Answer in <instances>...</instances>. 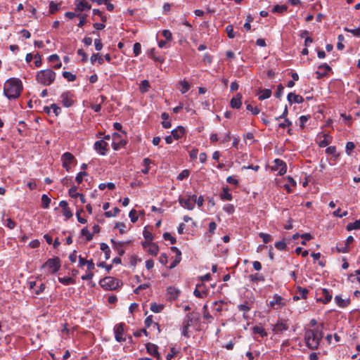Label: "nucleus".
Listing matches in <instances>:
<instances>
[{
	"mask_svg": "<svg viewBox=\"0 0 360 360\" xmlns=\"http://www.w3.org/2000/svg\"><path fill=\"white\" fill-rule=\"evenodd\" d=\"M163 238L165 240H169L171 244L174 245L176 243V240L174 237H173L169 233L165 232L163 233Z\"/></svg>",
	"mask_w": 360,
	"mask_h": 360,
	"instance_id": "44",
	"label": "nucleus"
},
{
	"mask_svg": "<svg viewBox=\"0 0 360 360\" xmlns=\"http://www.w3.org/2000/svg\"><path fill=\"white\" fill-rule=\"evenodd\" d=\"M81 234L86 237L87 241H90L93 239V233H91L86 227H84L81 231Z\"/></svg>",
	"mask_w": 360,
	"mask_h": 360,
	"instance_id": "36",
	"label": "nucleus"
},
{
	"mask_svg": "<svg viewBox=\"0 0 360 360\" xmlns=\"http://www.w3.org/2000/svg\"><path fill=\"white\" fill-rule=\"evenodd\" d=\"M274 163L276 169H279L278 174L280 175H283L285 173H286L287 166L284 161L281 159H276L274 160Z\"/></svg>",
	"mask_w": 360,
	"mask_h": 360,
	"instance_id": "14",
	"label": "nucleus"
},
{
	"mask_svg": "<svg viewBox=\"0 0 360 360\" xmlns=\"http://www.w3.org/2000/svg\"><path fill=\"white\" fill-rule=\"evenodd\" d=\"M150 84L148 80H143L140 86V89L142 92H147L149 90Z\"/></svg>",
	"mask_w": 360,
	"mask_h": 360,
	"instance_id": "50",
	"label": "nucleus"
},
{
	"mask_svg": "<svg viewBox=\"0 0 360 360\" xmlns=\"http://www.w3.org/2000/svg\"><path fill=\"white\" fill-rule=\"evenodd\" d=\"M110 242L112 245V248L117 250L120 256H122L124 254V250L122 248L129 242H117L114 239H111Z\"/></svg>",
	"mask_w": 360,
	"mask_h": 360,
	"instance_id": "18",
	"label": "nucleus"
},
{
	"mask_svg": "<svg viewBox=\"0 0 360 360\" xmlns=\"http://www.w3.org/2000/svg\"><path fill=\"white\" fill-rule=\"evenodd\" d=\"M260 91H261V95L259 96V100H260V101L267 99V98H270V96L271 95V89H262V90H260Z\"/></svg>",
	"mask_w": 360,
	"mask_h": 360,
	"instance_id": "27",
	"label": "nucleus"
},
{
	"mask_svg": "<svg viewBox=\"0 0 360 360\" xmlns=\"http://www.w3.org/2000/svg\"><path fill=\"white\" fill-rule=\"evenodd\" d=\"M269 305L274 309H280L286 305L285 300L278 295H275L273 300L270 301Z\"/></svg>",
	"mask_w": 360,
	"mask_h": 360,
	"instance_id": "9",
	"label": "nucleus"
},
{
	"mask_svg": "<svg viewBox=\"0 0 360 360\" xmlns=\"http://www.w3.org/2000/svg\"><path fill=\"white\" fill-rule=\"evenodd\" d=\"M77 16L79 18V22L77 25L78 27H83L86 22V15L78 14Z\"/></svg>",
	"mask_w": 360,
	"mask_h": 360,
	"instance_id": "57",
	"label": "nucleus"
},
{
	"mask_svg": "<svg viewBox=\"0 0 360 360\" xmlns=\"http://www.w3.org/2000/svg\"><path fill=\"white\" fill-rule=\"evenodd\" d=\"M288 101L290 103H302L304 102V98L300 95L295 93H289L287 96Z\"/></svg>",
	"mask_w": 360,
	"mask_h": 360,
	"instance_id": "15",
	"label": "nucleus"
},
{
	"mask_svg": "<svg viewBox=\"0 0 360 360\" xmlns=\"http://www.w3.org/2000/svg\"><path fill=\"white\" fill-rule=\"evenodd\" d=\"M297 292L300 295V297L302 299H307V294L309 293V290L305 288H302L300 286L297 287Z\"/></svg>",
	"mask_w": 360,
	"mask_h": 360,
	"instance_id": "31",
	"label": "nucleus"
},
{
	"mask_svg": "<svg viewBox=\"0 0 360 360\" xmlns=\"http://www.w3.org/2000/svg\"><path fill=\"white\" fill-rule=\"evenodd\" d=\"M55 78L56 72L51 69L40 70L36 75L37 82L44 86L51 85L54 82Z\"/></svg>",
	"mask_w": 360,
	"mask_h": 360,
	"instance_id": "3",
	"label": "nucleus"
},
{
	"mask_svg": "<svg viewBox=\"0 0 360 360\" xmlns=\"http://www.w3.org/2000/svg\"><path fill=\"white\" fill-rule=\"evenodd\" d=\"M120 212V210L115 207H114L113 211H106L104 214L106 217H115Z\"/></svg>",
	"mask_w": 360,
	"mask_h": 360,
	"instance_id": "46",
	"label": "nucleus"
},
{
	"mask_svg": "<svg viewBox=\"0 0 360 360\" xmlns=\"http://www.w3.org/2000/svg\"><path fill=\"white\" fill-rule=\"evenodd\" d=\"M221 198L224 200H231L232 199V195L229 193L228 187L223 188Z\"/></svg>",
	"mask_w": 360,
	"mask_h": 360,
	"instance_id": "28",
	"label": "nucleus"
},
{
	"mask_svg": "<svg viewBox=\"0 0 360 360\" xmlns=\"http://www.w3.org/2000/svg\"><path fill=\"white\" fill-rule=\"evenodd\" d=\"M179 202L180 205L189 210H192L194 209V202H191L190 198L184 199L182 198H179Z\"/></svg>",
	"mask_w": 360,
	"mask_h": 360,
	"instance_id": "22",
	"label": "nucleus"
},
{
	"mask_svg": "<svg viewBox=\"0 0 360 360\" xmlns=\"http://www.w3.org/2000/svg\"><path fill=\"white\" fill-rule=\"evenodd\" d=\"M143 236L144 238L148 241H152L153 239V236L152 233L150 232L149 231L146 230V229H144V231L143 232Z\"/></svg>",
	"mask_w": 360,
	"mask_h": 360,
	"instance_id": "60",
	"label": "nucleus"
},
{
	"mask_svg": "<svg viewBox=\"0 0 360 360\" xmlns=\"http://www.w3.org/2000/svg\"><path fill=\"white\" fill-rule=\"evenodd\" d=\"M100 248L102 251L104 252L105 259H108L110 257V250L108 245L105 243H102L100 245Z\"/></svg>",
	"mask_w": 360,
	"mask_h": 360,
	"instance_id": "29",
	"label": "nucleus"
},
{
	"mask_svg": "<svg viewBox=\"0 0 360 360\" xmlns=\"http://www.w3.org/2000/svg\"><path fill=\"white\" fill-rule=\"evenodd\" d=\"M321 337L318 336V330H307L304 333L305 343L307 347L311 349H317L320 341L323 338V333L320 332Z\"/></svg>",
	"mask_w": 360,
	"mask_h": 360,
	"instance_id": "2",
	"label": "nucleus"
},
{
	"mask_svg": "<svg viewBox=\"0 0 360 360\" xmlns=\"http://www.w3.org/2000/svg\"><path fill=\"white\" fill-rule=\"evenodd\" d=\"M76 9L79 11H88L91 5L86 0H75Z\"/></svg>",
	"mask_w": 360,
	"mask_h": 360,
	"instance_id": "17",
	"label": "nucleus"
},
{
	"mask_svg": "<svg viewBox=\"0 0 360 360\" xmlns=\"http://www.w3.org/2000/svg\"><path fill=\"white\" fill-rule=\"evenodd\" d=\"M190 174V171L188 169H184L176 177V179L179 181H182L184 179L188 177Z\"/></svg>",
	"mask_w": 360,
	"mask_h": 360,
	"instance_id": "48",
	"label": "nucleus"
},
{
	"mask_svg": "<svg viewBox=\"0 0 360 360\" xmlns=\"http://www.w3.org/2000/svg\"><path fill=\"white\" fill-rule=\"evenodd\" d=\"M288 6L286 5H276L272 8L271 11L273 13H283L286 11Z\"/></svg>",
	"mask_w": 360,
	"mask_h": 360,
	"instance_id": "32",
	"label": "nucleus"
},
{
	"mask_svg": "<svg viewBox=\"0 0 360 360\" xmlns=\"http://www.w3.org/2000/svg\"><path fill=\"white\" fill-rule=\"evenodd\" d=\"M129 217H130L132 223H135L138 220V217L136 215V211L134 209L129 212Z\"/></svg>",
	"mask_w": 360,
	"mask_h": 360,
	"instance_id": "61",
	"label": "nucleus"
},
{
	"mask_svg": "<svg viewBox=\"0 0 360 360\" xmlns=\"http://www.w3.org/2000/svg\"><path fill=\"white\" fill-rule=\"evenodd\" d=\"M310 115H302L300 117V127L302 129L304 128L305 123L309 120Z\"/></svg>",
	"mask_w": 360,
	"mask_h": 360,
	"instance_id": "51",
	"label": "nucleus"
},
{
	"mask_svg": "<svg viewBox=\"0 0 360 360\" xmlns=\"http://www.w3.org/2000/svg\"><path fill=\"white\" fill-rule=\"evenodd\" d=\"M91 63L94 64V63L97 60L98 63L101 65L103 63V58L100 56L99 53H94L90 58Z\"/></svg>",
	"mask_w": 360,
	"mask_h": 360,
	"instance_id": "35",
	"label": "nucleus"
},
{
	"mask_svg": "<svg viewBox=\"0 0 360 360\" xmlns=\"http://www.w3.org/2000/svg\"><path fill=\"white\" fill-rule=\"evenodd\" d=\"M250 280L252 281L257 282V281H264L263 276L261 274H252L250 276Z\"/></svg>",
	"mask_w": 360,
	"mask_h": 360,
	"instance_id": "59",
	"label": "nucleus"
},
{
	"mask_svg": "<svg viewBox=\"0 0 360 360\" xmlns=\"http://www.w3.org/2000/svg\"><path fill=\"white\" fill-rule=\"evenodd\" d=\"M61 160L63 162V167L66 169L67 172H70V165L73 161H76L74 155L70 152L63 153L61 156Z\"/></svg>",
	"mask_w": 360,
	"mask_h": 360,
	"instance_id": "6",
	"label": "nucleus"
},
{
	"mask_svg": "<svg viewBox=\"0 0 360 360\" xmlns=\"http://www.w3.org/2000/svg\"><path fill=\"white\" fill-rule=\"evenodd\" d=\"M289 326L287 323V320L279 319L277 323L274 325V331L276 333H281L283 331L288 330Z\"/></svg>",
	"mask_w": 360,
	"mask_h": 360,
	"instance_id": "11",
	"label": "nucleus"
},
{
	"mask_svg": "<svg viewBox=\"0 0 360 360\" xmlns=\"http://www.w3.org/2000/svg\"><path fill=\"white\" fill-rule=\"evenodd\" d=\"M275 248L278 250H284L286 248V243L284 241H278L275 243Z\"/></svg>",
	"mask_w": 360,
	"mask_h": 360,
	"instance_id": "64",
	"label": "nucleus"
},
{
	"mask_svg": "<svg viewBox=\"0 0 360 360\" xmlns=\"http://www.w3.org/2000/svg\"><path fill=\"white\" fill-rule=\"evenodd\" d=\"M42 207L48 208L51 202V199L46 194L41 196Z\"/></svg>",
	"mask_w": 360,
	"mask_h": 360,
	"instance_id": "42",
	"label": "nucleus"
},
{
	"mask_svg": "<svg viewBox=\"0 0 360 360\" xmlns=\"http://www.w3.org/2000/svg\"><path fill=\"white\" fill-rule=\"evenodd\" d=\"M100 285L105 290H115L118 287V281L113 277L106 276L100 281Z\"/></svg>",
	"mask_w": 360,
	"mask_h": 360,
	"instance_id": "4",
	"label": "nucleus"
},
{
	"mask_svg": "<svg viewBox=\"0 0 360 360\" xmlns=\"http://www.w3.org/2000/svg\"><path fill=\"white\" fill-rule=\"evenodd\" d=\"M330 137L327 135V134H324V139L323 140H321L319 143V146L320 147H326L330 143Z\"/></svg>",
	"mask_w": 360,
	"mask_h": 360,
	"instance_id": "41",
	"label": "nucleus"
},
{
	"mask_svg": "<svg viewBox=\"0 0 360 360\" xmlns=\"http://www.w3.org/2000/svg\"><path fill=\"white\" fill-rule=\"evenodd\" d=\"M77 188L76 186H72L70 189H69V195L71 197V198H77V195L79 194V193H78L77 191Z\"/></svg>",
	"mask_w": 360,
	"mask_h": 360,
	"instance_id": "53",
	"label": "nucleus"
},
{
	"mask_svg": "<svg viewBox=\"0 0 360 360\" xmlns=\"http://www.w3.org/2000/svg\"><path fill=\"white\" fill-rule=\"evenodd\" d=\"M321 295L322 297L319 298L318 300L322 302L323 304H328L329 302L331 301L332 294L326 288L321 289Z\"/></svg>",
	"mask_w": 360,
	"mask_h": 360,
	"instance_id": "19",
	"label": "nucleus"
},
{
	"mask_svg": "<svg viewBox=\"0 0 360 360\" xmlns=\"http://www.w3.org/2000/svg\"><path fill=\"white\" fill-rule=\"evenodd\" d=\"M259 236L262 238L264 243H268L271 240V237L269 234L265 233H259Z\"/></svg>",
	"mask_w": 360,
	"mask_h": 360,
	"instance_id": "55",
	"label": "nucleus"
},
{
	"mask_svg": "<svg viewBox=\"0 0 360 360\" xmlns=\"http://www.w3.org/2000/svg\"><path fill=\"white\" fill-rule=\"evenodd\" d=\"M141 44L139 42H136L134 44V47H133V51H134V55L136 56H139L141 53Z\"/></svg>",
	"mask_w": 360,
	"mask_h": 360,
	"instance_id": "56",
	"label": "nucleus"
},
{
	"mask_svg": "<svg viewBox=\"0 0 360 360\" xmlns=\"http://www.w3.org/2000/svg\"><path fill=\"white\" fill-rule=\"evenodd\" d=\"M162 34L167 41H171L172 39V32L168 30H164Z\"/></svg>",
	"mask_w": 360,
	"mask_h": 360,
	"instance_id": "63",
	"label": "nucleus"
},
{
	"mask_svg": "<svg viewBox=\"0 0 360 360\" xmlns=\"http://www.w3.org/2000/svg\"><path fill=\"white\" fill-rule=\"evenodd\" d=\"M59 4L51 1L49 4V12L51 14H54L59 9Z\"/></svg>",
	"mask_w": 360,
	"mask_h": 360,
	"instance_id": "40",
	"label": "nucleus"
},
{
	"mask_svg": "<svg viewBox=\"0 0 360 360\" xmlns=\"http://www.w3.org/2000/svg\"><path fill=\"white\" fill-rule=\"evenodd\" d=\"M335 301L336 304L340 307H342V308H345V307H347L350 303L349 299H347V300L342 299L340 295H336L335 297Z\"/></svg>",
	"mask_w": 360,
	"mask_h": 360,
	"instance_id": "23",
	"label": "nucleus"
},
{
	"mask_svg": "<svg viewBox=\"0 0 360 360\" xmlns=\"http://www.w3.org/2000/svg\"><path fill=\"white\" fill-rule=\"evenodd\" d=\"M345 31H346L347 32H350V33L353 34L354 36L360 37V28L349 29L347 27H345Z\"/></svg>",
	"mask_w": 360,
	"mask_h": 360,
	"instance_id": "62",
	"label": "nucleus"
},
{
	"mask_svg": "<svg viewBox=\"0 0 360 360\" xmlns=\"http://www.w3.org/2000/svg\"><path fill=\"white\" fill-rule=\"evenodd\" d=\"M179 84L182 87L180 90L182 94L186 93L190 89V84L185 80L180 81Z\"/></svg>",
	"mask_w": 360,
	"mask_h": 360,
	"instance_id": "39",
	"label": "nucleus"
},
{
	"mask_svg": "<svg viewBox=\"0 0 360 360\" xmlns=\"http://www.w3.org/2000/svg\"><path fill=\"white\" fill-rule=\"evenodd\" d=\"M252 332L255 334H258L261 337L264 338L267 336V333L265 331L264 328L262 326H255L252 328Z\"/></svg>",
	"mask_w": 360,
	"mask_h": 360,
	"instance_id": "26",
	"label": "nucleus"
},
{
	"mask_svg": "<svg viewBox=\"0 0 360 360\" xmlns=\"http://www.w3.org/2000/svg\"><path fill=\"white\" fill-rule=\"evenodd\" d=\"M238 309L239 311H243V317L247 319L248 317L246 316L245 313L250 310L251 307L248 302H245L244 304H239L238 306Z\"/></svg>",
	"mask_w": 360,
	"mask_h": 360,
	"instance_id": "25",
	"label": "nucleus"
},
{
	"mask_svg": "<svg viewBox=\"0 0 360 360\" xmlns=\"http://www.w3.org/2000/svg\"><path fill=\"white\" fill-rule=\"evenodd\" d=\"M242 95L237 94L236 97L231 99L230 105L232 108L239 109L242 105Z\"/></svg>",
	"mask_w": 360,
	"mask_h": 360,
	"instance_id": "16",
	"label": "nucleus"
},
{
	"mask_svg": "<svg viewBox=\"0 0 360 360\" xmlns=\"http://www.w3.org/2000/svg\"><path fill=\"white\" fill-rule=\"evenodd\" d=\"M360 229V219L358 220H356L353 223H349L347 226V231H352L354 229Z\"/></svg>",
	"mask_w": 360,
	"mask_h": 360,
	"instance_id": "34",
	"label": "nucleus"
},
{
	"mask_svg": "<svg viewBox=\"0 0 360 360\" xmlns=\"http://www.w3.org/2000/svg\"><path fill=\"white\" fill-rule=\"evenodd\" d=\"M164 308L162 304H158L156 302H153L150 304V309L154 313L160 312Z\"/></svg>",
	"mask_w": 360,
	"mask_h": 360,
	"instance_id": "33",
	"label": "nucleus"
},
{
	"mask_svg": "<svg viewBox=\"0 0 360 360\" xmlns=\"http://www.w3.org/2000/svg\"><path fill=\"white\" fill-rule=\"evenodd\" d=\"M158 246L154 243H150V247L148 249V253L152 255H156L158 253Z\"/></svg>",
	"mask_w": 360,
	"mask_h": 360,
	"instance_id": "49",
	"label": "nucleus"
},
{
	"mask_svg": "<svg viewBox=\"0 0 360 360\" xmlns=\"http://www.w3.org/2000/svg\"><path fill=\"white\" fill-rule=\"evenodd\" d=\"M63 77L69 82H73L76 79V76L68 71L63 72Z\"/></svg>",
	"mask_w": 360,
	"mask_h": 360,
	"instance_id": "43",
	"label": "nucleus"
},
{
	"mask_svg": "<svg viewBox=\"0 0 360 360\" xmlns=\"http://www.w3.org/2000/svg\"><path fill=\"white\" fill-rule=\"evenodd\" d=\"M73 94L70 91H65L60 95L62 104L64 107L70 108L73 103Z\"/></svg>",
	"mask_w": 360,
	"mask_h": 360,
	"instance_id": "8",
	"label": "nucleus"
},
{
	"mask_svg": "<svg viewBox=\"0 0 360 360\" xmlns=\"http://www.w3.org/2000/svg\"><path fill=\"white\" fill-rule=\"evenodd\" d=\"M58 281L65 285L75 283V280L71 277L58 278Z\"/></svg>",
	"mask_w": 360,
	"mask_h": 360,
	"instance_id": "30",
	"label": "nucleus"
},
{
	"mask_svg": "<svg viewBox=\"0 0 360 360\" xmlns=\"http://www.w3.org/2000/svg\"><path fill=\"white\" fill-rule=\"evenodd\" d=\"M124 323H120L115 325L114 328L115 338L117 342L125 341V338L123 337Z\"/></svg>",
	"mask_w": 360,
	"mask_h": 360,
	"instance_id": "10",
	"label": "nucleus"
},
{
	"mask_svg": "<svg viewBox=\"0 0 360 360\" xmlns=\"http://www.w3.org/2000/svg\"><path fill=\"white\" fill-rule=\"evenodd\" d=\"M199 319V314L198 313L191 312L186 314V317L183 321V325L184 328H189L195 321H198Z\"/></svg>",
	"mask_w": 360,
	"mask_h": 360,
	"instance_id": "7",
	"label": "nucleus"
},
{
	"mask_svg": "<svg viewBox=\"0 0 360 360\" xmlns=\"http://www.w3.org/2000/svg\"><path fill=\"white\" fill-rule=\"evenodd\" d=\"M48 267L49 272L55 274L58 271L60 268V261L58 257L54 258L49 259L42 266L44 267Z\"/></svg>",
	"mask_w": 360,
	"mask_h": 360,
	"instance_id": "5",
	"label": "nucleus"
},
{
	"mask_svg": "<svg viewBox=\"0 0 360 360\" xmlns=\"http://www.w3.org/2000/svg\"><path fill=\"white\" fill-rule=\"evenodd\" d=\"M193 294L196 297L203 298L207 295V290L203 283H200L196 285Z\"/></svg>",
	"mask_w": 360,
	"mask_h": 360,
	"instance_id": "13",
	"label": "nucleus"
},
{
	"mask_svg": "<svg viewBox=\"0 0 360 360\" xmlns=\"http://www.w3.org/2000/svg\"><path fill=\"white\" fill-rule=\"evenodd\" d=\"M22 90V82L18 78L8 79L4 84V94L8 99L18 98Z\"/></svg>",
	"mask_w": 360,
	"mask_h": 360,
	"instance_id": "1",
	"label": "nucleus"
},
{
	"mask_svg": "<svg viewBox=\"0 0 360 360\" xmlns=\"http://www.w3.org/2000/svg\"><path fill=\"white\" fill-rule=\"evenodd\" d=\"M336 249L338 252L346 253L349 251V247L346 244L338 243L336 246Z\"/></svg>",
	"mask_w": 360,
	"mask_h": 360,
	"instance_id": "38",
	"label": "nucleus"
},
{
	"mask_svg": "<svg viewBox=\"0 0 360 360\" xmlns=\"http://www.w3.org/2000/svg\"><path fill=\"white\" fill-rule=\"evenodd\" d=\"M108 144L104 140H99L95 142L94 149L101 155H105L108 151Z\"/></svg>",
	"mask_w": 360,
	"mask_h": 360,
	"instance_id": "12",
	"label": "nucleus"
},
{
	"mask_svg": "<svg viewBox=\"0 0 360 360\" xmlns=\"http://www.w3.org/2000/svg\"><path fill=\"white\" fill-rule=\"evenodd\" d=\"M146 348L147 350V352L149 353L150 355H155V354L158 352V346L155 344L148 342L146 345Z\"/></svg>",
	"mask_w": 360,
	"mask_h": 360,
	"instance_id": "24",
	"label": "nucleus"
},
{
	"mask_svg": "<svg viewBox=\"0 0 360 360\" xmlns=\"http://www.w3.org/2000/svg\"><path fill=\"white\" fill-rule=\"evenodd\" d=\"M151 163V160L146 158L143 160V165H144V169L141 170L142 173L147 174L149 172V165Z\"/></svg>",
	"mask_w": 360,
	"mask_h": 360,
	"instance_id": "37",
	"label": "nucleus"
},
{
	"mask_svg": "<svg viewBox=\"0 0 360 360\" xmlns=\"http://www.w3.org/2000/svg\"><path fill=\"white\" fill-rule=\"evenodd\" d=\"M226 32L227 33L229 38L233 39L236 37L234 31H233V25H229L226 26Z\"/></svg>",
	"mask_w": 360,
	"mask_h": 360,
	"instance_id": "47",
	"label": "nucleus"
},
{
	"mask_svg": "<svg viewBox=\"0 0 360 360\" xmlns=\"http://www.w3.org/2000/svg\"><path fill=\"white\" fill-rule=\"evenodd\" d=\"M207 306L205 304L202 307L203 310V317L205 319L207 320L209 322H211L213 319L212 315L207 311Z\"/></svg>",
	"mask_w": 360,
	"mask_h": 360,
	"instance_id": "45",
	"label": "nucleus"
},
{
	"mask_svg": "<svg viewBox=\"0 0 360 360\" xmlns=\"http://www.w3.org/2000/svg\"><path fill=\"white\" fill-rule=\"evenodd\" d=\"M300 237L304 239V240L301 242V244L303 245H306L307 240H310L313 238L312 236L309 233H303L300 235Z\"/></svg>",
	"mask_w": 360,
	"mask_h": 360,
	"instance_id": "58",
	"label": "nucleus"
},
{
	"mask_svg": "<svg viewBox=\"0 0 360 360\" xmlns=\"http://www.w3.org/2000/svg\"><path fill=\"white\" fill-rule=\"evenodd\" d=\"M168 298L171 300H175L178 298L180 291L174 287H168L167 289Z\"/></svg>",
	"mask_w": 360,
	"mask_h": 360,
	"instance_id": "20",
	"label": "nucleus"
},
{
	"mask_svg": "<svg viewBox=\"0 0 360 360\" xmlns=\"http://www.w3.org/2000/svg\"><path fill=\"white\" fill-rule=\"evenodd\" d=\"M185 129L182 126H179L177 128L173 129L172 131V135L173 138L176 140L179 139L182 137V136L185 134Z\"/></svg>",
	"mask_w": 360,
	"mask_h": 360,
	"instance_id": "21",
	"label": "nucleus"
},
{
	"mask_svg": "<svg viewBox=\"0 0 360 360\" xmlns=\"http://www.w3.org/2000/svg\"><path fill=\"white\" fill-rule=\"evenodd\" d=\"M115 228H117L119 229L120 234H124L126 233V231H125L126 225L124 222L116 223Z\"/></svg>",
	"mask_w": 360,
	"mask_h": 360,
	"instance_id": "54",
	"label": "nucleus"
},
{
	"mask_svg": "<svg viewBox=\"0 0 360 360\" xmlns=\"http://www.w3.org/2000/svg\"><path fill=\"white\" fill-rule=\"evenodd\" d=\"M87 172H80L77 174L75 178V181L78 184H80L83 181V177L87 176Z\"/></svg>",
	"mask_w": 360,
	"mask_h": 360,
	"instance_id": "52",
	"label": "nucleus"
}]
</instances>
